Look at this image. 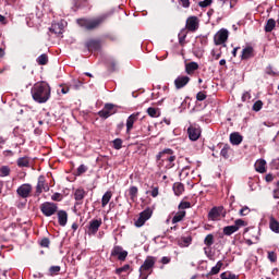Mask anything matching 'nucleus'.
I'll list each match as a JSON object with an SVG mask.
<instances>
[{"instance_id": "nucleus-1", "label": "nucleus", "mask_w": 279, "mask_h": 279, "mask_svg": "<svg viewBox=\"0 0 279 279\" xmlns=\"http://www.w3.org/2000/svg\"><path fill=\"white\" fill-rule=\"evenodd\" d=\"M32 97L37 104H47L51 97V87L46 82L36 83L32 89Z\"/></svg>"}, {"instance_id": "nucleus-2", "label": "nucleus", "mask_w": 279, "mask_h": 279, "mask_svg": "<svg viewBox=\"0 0 279 279\" xmlns=\"http://www.w3.org/2000/svg\"><path fill=\"white\" fill-rule=\"evenodd\" d=\"M175 158L177 157L173 153V149L171 148H165L156 155V160L157 162H159V165H162V162H167L165 166L166 169H173V167H175Z\"/></svg>"}, {"instance_id": "nucleus-3", "label": "nucleus", "mask_w": 279, "mask_h": 279, "mask_svg": "<svg viewBox=\"0 0 279 279\" xmlns=\"http://www.w3.org/2000/svg\"><path fill=\"white\" fill-rule=\"evenodd\" d=\"M104 21H106V16H100L94 20L78 19L77 25H80V27H84L88 32H92V29H97V27H99Z\"/></svg>"}, {"instance_id": "nucleus-4", "label": "nucleus", "mask_w": 279, "mask_h": 279, "mask_svg": "<svg viewBox=\"0 0 279 279\" xmlns=\"http://www.w3.org/2000/svg\"><path fill=\"white\" fill-rule=\"evenodd\" d=\"M16 194L21 199H24L23 203H21V206H26L27 204V197L32 195V184L24 183L20 185L16 190Z\"/></svg>"}, {"instance_id": "nucleus-5", "label": "nucleus", "mask_w": 279, "mask_h": 279, "mask_svg": "<svg viewBox=\"0 0 279 279\" xmlns=\"http://www.w3.org/2000/svg\"><path fill=\"white\" fill-rule=\"evenodd\" d=\"M154 265H156V260H154V257H148L145 259L144 264L140 267V278L141 279H147L149 275H147V271H149Z\"/></svg>"}, {"instance_id": "nucleus-6", "label": "nucleus", "mask_w": 279, "mask_h": 279, "mask_svg": "<svg viewBox=\"0 0 279 279\" xmlns=\"http://www.w3.org/2000/svg\"><path fill=\"white\" fill-rule=\"evenodd\" d=\"M40 210L45 217H52L53 214L58 213V204L45 202L40 205Z\"/></svg>"}, {"instance_id": "nucleus-7", "label": "nucleus", "mask_w": 279, "mask_h": 279, "mask_svg": "<svg viewBox=\"0 0 279 279\" xmlns=\"http://www.w3.org/2000/svg\"><path fill=\"white\" fill-rule=\"evenodd\" d=\"M190 141H198L202 136V128L199 124H191L187 129Z\"/></svg>"}, {"instance_id": "nucleus-8", "label": "nucleus", "mask_w": 279, "mask_h": 279, "mask_svg": "<svg viewBox=\"0 0 279 279\" xmlns=\"http://www.w3.org/2000/svg\"><path fill=\"white\" fill-rule=\"evenodd\" d=\"M219 217H226V210L223 206L213 207L208 213V219L211 221H217Z\"/></svg>"}, {"instance_id": "nucleus-9", "label": "nucleus", "mask_w": 279, "mask_h": 279, "mask_svg": "<svg viewBox=\"0 0 279 279\" xmlns=\"http://www.w3.org/2000/svg\"><path fill=\"white\" fill-rule=\"evenodd\" d=\"M101 219L90 220L87 227V234H89V236L97 234V232H99V228H101Z\"/></svg>"}, {"instance_id": "nucleus-10", "label": "nucleus", "mask_w": 279, "mask_h": 279, "mask_svg": "<svg viewBox=\"0 0 279 279\" xmlns=\"http://www.w3.org/2000/svg\"><path fill=\"white\" fill-rule=\"evenodd\" d=\"M228 29L226 28H221L215 36H214V41L215 45L219 46V45H223V43H226V40H228Z\"/></svg>"}, {"instance_id": "nucleus-11", "label": "nucleus", "mask_w": 279, "mask_h": 279, "mask_svg": "<svg viewBox=\"0 0 279 279\" xmlns=\"http://www.w3.org/2000/svg\"><path fill=\"white\" fill-rule=\"evenodd\" d=\"M186 29L189 32H197V29H199V20L197 19V16L187 17Z\"/></svg>"}, {"instance_id": "nucleus-12", "label": "nucleus", "mask_w": 279, "mask_h": 279, "mask_svg": "<svg viewBox=\"0 0 279 279\" xmlns=\"http://www.w3.org/2000/svg\"><path fill=\"white\" fill-rule=\"evenodd\" d=\"M111 256H118V260H125L128 258V251H123L122 246H113Z\"/></svg>"}, {"instance_id": "nucleus-13", "label": "nucleus", "mask_w": 279, "mask_h": 279, "mask_svg": "<svg viewBox=\"0 0 279 279\" xmlns=\"http://www.w3.org/2000/svg\"><path fill=\"white\" fill-rule=\"evenodd\" d=\"M57 217L59 226H61V228H64V226H66L69 221V214L66 213V210H59L57 213Z\"/></svg>"}, {"instance_id": "nucleus-14", "label": "nucleus", "mask_w": 279, "mask_h": 279, "mask_svg": "<svg viewBox=\"0 0 279 279\" xmlns=\"http://www.w3.org/2000/svg\"><path fill=\"white\" fill-rule=\"evenodd\" d=\"M85 46H86V49H88V51H99L101 49V41L96 39H90L86 41Z\"/></svg>"}, {"instance_id": "nucleus-15", "label": "nucleus", "mask_w": 279, "mask_h": 279, "mask_svg": "<svg viewBox=\"0 0 279 279\" xmlns=\"http://www.w3.org/2000/svg\"><path fill=\"white\" fill-rule=\"evenodd\" d=\"M189 82H191V77H189V76H178L174 80L175 88L178 90H180V88H184V86H186V84H189Z\"/></svg>"}, {"instance_id": "nucleus-16", "label": "nucleus", "mask_w": 279, "mask_h": 279, "mask_svg": "<svg viewBox=\"0 0 279 279\" xmlns=\"http://www.w3.org/2000/svg\"><path fill=\"white\" fill-rule=\"evenodd\" d=\"M251 58H254V48L248 46L242 50L241 60H250Z\"/></svg>"}, {"instance_id": "nucleus-17", "label": "nucleus", "mask_w": 279, "mask_h": 279, "mask_svg": "<svg viewBox=\"0 0 279 279\" xmlns=\"http://www.w3.org/2000/svg\"><path fill=\"white\" fill-rule=\"evenodd\" d=\"M52 34H56L57 36H60L64 32V24L62 23H54L49 28Z\"/></svg>"}, {"instance_id": "nucleus-18", "label": "nucleus", "mask_w": 279, "mask_h": 279, "mask_svg": "<svg viewBox=\"0 0 279 279\" xmlns=\"http://www.w3.org/2000/svg\"><path fill=\"white\" fill-rule=\"evenodd\" d=\"M231 145H241L243 143V135H240L239 132L230 134Z\"/></svg>"}, {"instance_id": "nucleus-19", "label": "nucleus", "mask_w": 279, "mask_h": 279, "mask_svg": "<svg viewBox=\"0 0 279 279\" xmlns=\"http://www.w3.org/2000/svg\"><path fill=\"white\" fill-rule=\"evenodd\" d=\"M269 228L271 232H275V234H279V221L271 216L269 218Z\"/></svg>"}, {"instance_id": "nucleus-20", "label": "nucleus", "mask_w": 279, "mask_h": 279, "mask_svg": "<svg viewBox=\"0 0 279 279\" xmlns=\"http://www.w3.org/2000/svg\"><path fill=\"white\" fill-rule=\"evenodd\" d=\"M186 36H189V31H186V28H182L178 35L179 45L181 47H184V45H186Z\"/></svg>"}, {"instance_id": "nucleus-21", "label": "nucleus", "mask_w": 279, "mask_h": 279, "mask_svg": "<svg viewBox=\"0 0 279 279\" xmlns=\"http://www.w3.org/2000/svg\"><path fill=\"white\" fill-rule=\"evenodd\" d=\"M266 165H267V161L265 159H259L255 163V170L258 173H265V171H267V169L265 168Z\"/></svg>"}, {"instance_id": "nucleus-22", "label": "nucleus", "mask_w": 279, "mask_h": 279, "mask_svg": "<svg viewBox=\"0 0 279 279\" xmlns=\"http://www.w3.org/2000/svg\"><path fill=\"white\" fill-rule=\"evenodd\" d=\"M197 69H199V64H197V62H195V61H192L185 65V72L189 75H191V73H195V71H197Z\"/></svg>"}, {"instance_id": "nucleus-23", "label": "nucleus", "mask_w": 279, "mask_h": 279, "mask_svg": "<svg viewBox=\"0 0 279 279\" xmlns=\"http://www.w3.org/2000/svg\"><path fill=\"white\" fill-rule=\"evenodd\" d=\"M234 232H239V228L235 227L234 225L227 226V227L223 228V235L225 236H232V234H234Z\"/></svg>"}, {"instance_id": "nucleus-24", "label": "nucleus", "mask_w": 279, "mask_h": 279, "mask_svg": "<svg viewBox=\"0 0 279 279\" xmlns=\"http://www.w3.org/2000/svg\"><path fill=\"white\" fill-rule=\"evenodd\" d=\"M110 199H112V192L111 191H107L101 198V206L102 208H106V206H108V204L110 203Z\"/></svg>"}, {"instance_id": "nucleus-25", "label": "nucleus", "mask_w": 279, "mask_h": 279, "mask_svg": "<svg viewBox=\"0 0 279 279\" xmlns=\"http://www.w3.org/2000/svg\"><path fill=\"white\" fill-rule=\"evenodd\" d=\"M45 189V177L40 175L38 178V182L36 185V194L40 195V193H43V190Z\"/></svg>"}, {"instance_id": "nucleus-26", "label": "nucleus", "mask_w": 279, "mask_h": 279, "mask_svg": "<svg viewBox=\"0 0 279 279\" xmlns=\"http://www.w3.org/2000/svg\"><path fill=\"white\" fill-rule=\"evenodd\" d=\"M129 195H130L131 202H136V197H138V187L132 185V186L129 189Z\"/></svg>"}, {"instance_id": "nucleus-27", "label": "nucleus", "mask_w": 279, "mask_h": 279, "mask_svg": "<svg viewBox=\"0 0 279 279\" xmlns=\"http://www.w3.org/2000/svg\"><path fill=\"white\" fill-rule=\"evenodd\" d=\"M84 197H86V191H84V189H77L74 192V199L76 202H82V199H84Z\"/></svg>"}, {"instance_id": "nucleus-28", "label": "nucleus", "mask_w": 279, "mask_h": 279, "mask_svg": "<svg viewBox=\"0 0 279 279\" xmlns=\"http://www.w3.org/2000/svg\"><path fill=\"white\" fill-rule=\"evenodd\" d=\"M36 62L37 64H39V66H45L49 63V57L47 56V53H43L36 59Z\"/></svg>"}, {"instance_id": "nucleus-29", "label": "nucleus", "mask_w": 279, "mask_h": 279, "mask_svg": "<svg viewBox=\"0 0 279 279\" xmlns=\"http://www.w3.org/2000/svg\"><path fill=\"white\" fill-rule=\"evenodd\" d=\"M222 267H223V262H221V260L217 262L216 266H214L210 269L209 276H217V274H219V271H221Z\"/></svg>"}, {"instance_id": "nucleus-30", "label": "nucleus", "mask_w": 279, "mask_h": 279, "mask_svg": "<svg viewBox=\"0 0 279 279\" xmlns=\"http://www.w3.org/2000/svg\"><path fill=\"white\" fill-rule=\"evenodd\" d=\"M184 217H186L185 210H181V211L177 213L174 215V217L172 218V223H180V221H182V219H184Z\"/></svg>"}, {"instance_id": "nucleus-31", "label": "nucleus", "mask_w": 279, "mask_h": 279, "mask_svg": "<svg viewBox=\"0 0 279 279\" xmlns=\"http://www.w3.org/2000/svg\"><path fill=\"white\" fill-rule=\"evenodd\" d=\"M204 245H206V247H213V245H215V235H213V233L206 235Z\"/></svg>"}, {"instance_id": "nucleus-32", "label": "nucleus", "mask_w": 279, "mask_h": 279, "mask_svg": "<svg viewBox=\"0 0 279 279\" xmlns=\"http://www.w3.org/2000/svg\"><path fill=\"white\" fill-rule=\"evenodd\" d=\"M173 191H174V195L180 197V195H182V193H184V184H182V183H174L173 184Z\"/></svg>"}, {"instance_id": "nucleus-33", "label": "nucleus", "mask_w": 279, "mask_h": 279, "mask_svg": "<svg viewBox=\"0 0 279 279\" xmlns=\"http://www.w3.org/2000/svg\"><path fill=\"white\" fill-rule=\"evenodd\" d=\"M275 27H276V20L269 19L266 23L265 32L267 33L274 32Z\"/></svg>"}, {"instance_id": "nucleus-34", "label": "nucleus", "mask_w": 279, "mask_h": 279, "mask_svg": "<svg viewBox=\"0 0 279 279\" xmlns=\"http://www.w3.org/2000/svg\"><path fill=\"white\" fill-rule=\"evenodd\" d=\"M147 114H148V117H151L153 119L160 117V112L158 111V109H156L154 107H149L147 109Z\"/></svg>"}, {"instance_id": "nucleus-35", "label": "nucleus", "mask_w": 279, "mask_h": 279, "mask_svg": "<svg viewBox=\"0 0 279 279\" xmlns=\"http://www.w3.org/2000/svg\"><path fill=\"white\" fill-rule=\"evenodd\" d=\"M140 217H142L144 221H148V219H151V209L147 208V209L143 210L140 214Z\"/></svg>"}, {"instance_id": "nucleus-36", "label": "nucleus", "mask_w": 279, "mask_h": 279, "mask_svg": "<svg viewBox=\"0 0 279 279\" xmlns=\"http://www.w3.org/2000/svg\"><path fill=\"white\" fill-rule=\"evenodd\" d=\"M229 151H230V145L226 144L220 151V156H222V158L228 160L230 158V155L228 154Z\"/></svg>"}, {"instance_id": "nucleus-37", "label": "nucleus", "mask_w": 279, "mask_h": 279, "mask_svg": "<svg viewBox=\"0 0 279 279\" xmlns=\"http://www.w3.org/2000/svg\"><path fill=\"white\" fill-rule=\"evenodd\" d=\"M17 167H29V159L27 157H21L17 159Z\"/></svg>"}, {"instance_id": "nucleus-38", "label": "nucleus", "mask_w": 279, "mask_h": 279, "mask_svg": "<svg viewBox=\"0 0 279 279\" xmlns=\"http://www.w3.org/2000/svg\"><path fill=\"white\" fill-rule=\"evenodd\" d=\"M112 114H114V112H109L107 109H102L98 112V116L101 118V119H108L110 117H112Z\"/></svg>"}, {"instance_id": "nucleus-39", "label": "nucleus", "mask_w": 279, "mask_h": 279, "mask_svg": "<svg viewBox=\"0 0 279 279\" xmlns=\"http://www.w3.org/2000/svg\"><path fill=\"white\" fill-rule=\"evenodd\" d=\"M128 271H130V264H125L124 266L116 269V274L118 276H121L123 272H128Z\"/></svg>"}, {"instance_id": "nucleus-40", "label": "nucleus", "mask_w": 279, "mask_h": 279, "mask_svg": "<svg viewBox=\"0 0 279 279\" xmlns=\"http://www.w3.org/2000/svg\"><path fill=\"white\" fill-rule=\"evenodd\" d=\"M107 66L110 69L112 72L117 71V60L114 59H109L107 61Z\"/></svg>"}, {"instance_id": "nucleus-41", "label": "nucleus", "mask_w": 279, "mask_h": 279, "mask_svg": "<svg viewBox=\"0 0 279 279\" xmlns=\"http://www.w3.org/2000/svg\"><path fill=\"white\" fill-rule=\"evenodd\" d=\"M254 112H260L263 110V100H257L253 105Z\"/></svg>"}, {"instance_id": "nucleus-42", "label": "nucleus", "mask_w": 279, "mask_h": 279, "mask_svg": "<svg viewBox=\"0 0 279 279\" xmlns=\"http://www.w3.org/2000/svg\"><path fill=\"white\" fill-rule=\"evenodd\" d=\"M233 226L238 228V230H240V228H245V226H247V222H245L243 219H236Z\"/></svg>"}, {"instance_id": "nucleus-43", "label": "nucleus", "mask_w": 279, "mask_h": 279, "mask_svg": "<svg viewBox=\"0 0 279 279\" xmlns=\"http://www.w3.org/2000/svg\"><path fill=\"white\" fill-rule=\"evenodd\" d=\"M266 75H270V77H276L278 75V72L274 71V68L271 65H268L265 70Z\"/></svg>"}, {"instance_id": "nucleus-44", "label": "nucleus", "mask_w": 279, "mask_h": 279, "mask_svg": "<svg viewBox=\"0 0 279 279\" xmlns=\"http://www.w3.org/2000/svg\"><path fill=\"white\" fill-rule=\"evenodd\" d=\"M221 279H236V275L232 274V272H222L220 275Z\"/></svg>"}, {"instance_id": "nucleus-45", "label": "nucleus", "mask_w": 279, "mask_h": 279, "mask_svg": "<svg viewBox=\"0 0 279 279\" xmlns=\"http://www.w3.org/2000/svg\"><path fill=\"white\" fill-rule=\"evenodd\" d=\"M121 147H123V140L121 138L113 140V148L121 149Z\"/></svg>"}, {"instance_id": "nucleus-46", "label": "nucleus", "mask_w": 279, "mask_h": 279, "mask_svg": "<svg viewBox=\"0 0 279 279\" xmlns=\"http://www.w3.org/2000/svg\"><path fill=\"white\" fill-rule=\"evenodd\" d=\"M251 213L250 207L244 206L240 209L239 215L240 217H247V214Z\"/></svg>"}, {"instance_id": "nucleus-47", "label": "nucleus", "mask_w": 279, "mask_h": 279, "mask_svg": "<svg viewBox=\"0 0 279 279\" xmlns=\"http://www.w3.org/2000/svg\"><path fill=\"white\" fill-rule=\"evenodd\" d=\"M134 123H136L135 121H133L132 118H128L126 119V132H130L132 130V128H134Z\"/></svg>"}, {"instance_id": "nucleus-48", "label": "nucleus", "mask_w": 279, "mask_h": 279, "mask_svg": "<svg viewBox=\"0 0 279 279\" xmlns=\"http://www.w3.org/2000/svg\"><path fill=\"white\" fill-rule=\"evenodd\" d=\"M60 266H51L49 268V272L51 274V276H58V274H60Z\"/></svg>"}, {"instance_id": "nucleus-49", "label": "nucleus", "mask_w": 279, "mask_h": 279, "mask_svg": "<svg viewBox=\"0 0 279 279\" xmlns=\"http://www.w3.org/2000/svg\"><path fill=\"white\" fill-rule=\"evenodd\" d=\"M199 8H208L213 5V0H203L198 2Z\"/></svg>"}, {"instance_id": "nucleus-50", "label": "nucleus", "mask_w": 279, "mask_h": 279, "mask_svg": "<svg viewBox=\"0 0 279 279\" xmlns=\"http://www.w3.org/2000/svg\"><path fill=\"white\" fill-rule=\"evenodd\" d=\"M87 171H88V167H86L85 165H81L77 168L76 175H82L83 173H86Z\"/></svg>"}, {"instance_id": "nucleus-51", "label": "nucleus", "mask_w": 279, "mask_h": 279, "mask_svg": "<svg viewBox=\"0 0 279 279\" xmlns=\"http://www.w3.org/2000/svg\"><path fill=\"white\" fill-rule=\"evenodd\" d=\"M145 221L141 216L137 218V220H135V228H143V226H145Z\"/></svg>"}, {"instance_id": "nucleus-52", "label": "nucleus", "mask_w": 279, "mask_h": 279, "mask_svg": "<svg viewBox=\"0 0 279 279\" xmlns=\"http://www.w3.org/2000/svg\"><path fill=\"white\" fill-rule=\"evenodd\" d=\"M268 260H270V263H276V260H278V255H276L274 251L268 252Z\"/></svg>"}, {"instance_id": "nucleus-53", "label": "nucleus", "mask_w": 279, "mask_h": 279, "mask_svg": "<svg viewBox=\"0 0 279 279\" xmlns=\"http://www.w3.org/2000/svg\"><path fill=\"white\" fill-rule=\"evenodd\" d=\"M51 244V241L49 240V238H44L41 239L39 245L41 247H49V245Z\"/></svg>"}, {"instance_id": "nucleus-54", "label": "nucleus", "mask_w": 279, "mask_h": 279, "mask_svg": "<svg viewBox=\"0 0 279 279\" xmlns=\"http://www.w3.org/2000/svg\"><path fill=\"white\" fill-rule=\"evenodd\" d=\"M0 172H1V174L4 175V177L10 175V167H8V166H2V167L0 168Z\"/></svg>"}, {"instance_id": "nucleus-55", "label": "nucleus", "mask_w": 279, "mask_h": 279, "mask_svg": "<svg viewBox=\"0 0 279 279\" xmlns=\"http://www.w3.org/2000/svg\"><path fill=\"white\" fill-rule=\"evenodd\" d=\"M104 109L109 111V112H113V114L117 112V110H114V105L113 104H106Z\"/></svg>"}, {"instance_id": "nucleus-56", "label": "nucleus", "mask_w": 279, "mask_h": 279, "mask_svg": "<svg viewBox=\"0 0 279 279\" xmlns=\"http://www.w3.org/2000/svg\"><path fill=\"white\" fill-rule=\"evenodd\" d=\"M185 208H191V203L190 202H181L179 204V209L180 210H185Z\"/></svg>"}, {"instance_id": "nucleus-57", "label": "nucleus", "mask_w": 279, "mask_h": 279, "mask_svg": "<svg viewBox=\"0 0 279 279\" xmlns=\"http://www.w3.org/2000/svg\"><path fill=\"white\" fill-rule=\"evenodd\" d=\"M51 199L52 202H62V194L57 192L51 196Z\"/></svg>"}, {"instance_id": "nucleus-58", "label": "nucleus", "mask_w": 279, "mask_h": 279, "mask_svg": "<svg viewBox=\"0 0 279 279\" xmlns=\"http://www.w3.org/2000/svg\"><path fill=\"white\" fill-rule=\"evenodd\" d=\"M196 99H197V101H204V100L206 99V93H204V92H198V93L196 94Z\"/></svg>"}, {"instance_id": "nucleus-59", "label": "nucleus", "mask_w": 279, "mask_h": 279, "mask_svg": "<svg viewBox=\"0 0 279 279\" xmlns=\"http://www.w3.org/2000/svg\"><path fill=\"white\" fill-rule=\"evenodd\" d=\"M179 3H181L182 8H191V0H179Z\"/></svg>"}, {"instance_id": "nucleus-60", "label": "nucleus", "mask_w": 279, "mask_h": 279, "mask_svg": "<svg viewBox=\"0 0 279 279\" xmlns=\"http://www.w3.org/2000/svg\"><path fill=\"white\" fill-rule=\"evenodd\" d=\"M138 117H141V112H135L129 116L130 119H133V121H138Z\"/></svg>"}, {"instance_id": "nucleus-61", "label": "nucleus", "mask_w": 279, "mask_h": 279, "mask_svg": "<svg viewBox=\"0 0 279 279\" xmlns=\"http://www.w3.org/2000/svg\"><path fill=\"white\" fill-rule=\"evenodd\" d=\"M274 199H279V186L272 191Z\"/></svg>"}, {"instance_id": "nucleus-62", "label": "nucleus", "mask_w": 279, "mask_h": 279, "mask_svg": "<svg viewBox=\"0 0 279 279\" xmlns=\"http://www.w3.org/2000/svg\"><path fill=\"white\" fill-rule=\"evenodd\" d=\"M151 197H158V187H154L150 192Z\"/></svg>"}, {"instance_id": "nucleus-63", "label": "nucleus", "mask_w": 279, "mask_h": 279, "mask_svg": "<svg viewBox=\"0 0 279 279\" xmlns=\"http://www.w3.org/2000/svg\"><path fill=\"white\" fill-rule=\"evenodd\" d=\"M265 180L266 182H274V174H267Z\"/></svg>"}, {"instance_id": "nucleus-64", "label": "nucleus", "mask_w": 279, "mask_h": 279, "mask_svg": "<svg viewBox=\"0 0 279 279\" xmlns=\"http://www.w3.org/2000/svg\"><path fill=\"white\" fill-rule=\"evenodd\" d=\"M211 56H214L215 60H219V58H221V52L215 53V50H213Z\"/></svg>"}]
</instances>
